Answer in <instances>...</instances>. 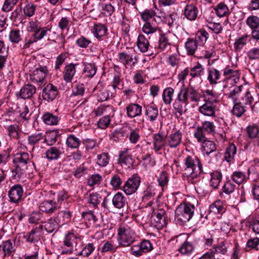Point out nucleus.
<instances>
[{"mask_svg":"<svg viewBox=\"0 0 259 259\" xmlns=\"http://www.w3.org/2000/svg\"><path fill=\"white\" fill-rule=\"evenodd\" d=\"M184 175L192 183L197 182L199 175L203 172L200 160L196 156L187 155L184 159Z\"/></svg>","mask_w":259,"mask_h":259,"instance_id":"f257e3e1","label":"nucleus"},{"mask_svg":"<svg viewBox=\"0 0 259 259\" xmlns=\"http://www.w3.org/2000/svg\"><path fill=\"white\" fill-rule=\"evenodd\" d=\"M82 236L77 233L73 230L67 231L63 237L62 247V254L70 255L73 253L74 248L75 250L80 246L82 243Z\"/></svg>","mask_w":259,"mask_h":259,"instance_id":"f03ea898","label":"nucleus"},{"mask_svg":"<svg viewBox=\"0 0 259 259\" xmlns=\"http://www.w3.org/2000/svg\"><path fill=\"white\" fill-rule=\"evenodd\" d=\"M29 155L26 152H20L16 154L13 162L14 168L12 170V177L16 180L26 175L27 164L31 162Z\"/></svg>","mask_w":259,"mask_h":259,"instance_id":"7ed1b4c3","label":"nucleus"},{"mask_svg":"<svg viewBox=\"0 0 259 259\" xmlns=\"http://www.w3.org/2000/svg\"><path fill=\"white\" fill-rule=\"evenodd\" d=\"M137 236L133 230L127 224H120L117 229V242L120 247L131 246L137 240Z\"/></svg>","mask_w":259,"mask_h":259,"instance_id":"20e7f679","label":"nucleus"},{"mask_svg":"<svg viewBox=\"0 0 259 259\" xmlns=\"http://www.w3.org/2000/svg\"><path fill=\"white\" fill-rule=\"evenodd\" d=\"M195 206L189 202H184L179 205L175 210L176 219L180 225L189 222L194 214Z\"/></svg>","mask_w":259,"mask_h":259,"instance_id":"39448f33","label":"nucleus"},{"mask_svg":"<svg viewBox=\"0 0 259 259\" xmlns=\"http://www.w3.org/2000/svg\"><path fill=\"white\" fill-rule=\"evenodd\" d=\"M223 76L224 78L223 80L225 84L223 87L227 88L226 83L230 82L231 84L237 83L239 80L240 73L238 70L233 69L229 66H227L223 69Z\"/></svg>","mask_w":259,"mask_h":259,"instance_id":"423d86ee","label":"nucleus"},{"mask_svg":"<svg viewBox=\"0 0 259 259\" xmlns=\"http://www.w3.org/2000/svg\"><path fill=\"white\" fill-rule=\"evenodd\" d=\"M140 183V177L138 175H134L126 181L122 190L127 195H131L136 192Z\"/></svg>","mask_w":259,"mask_h":259,"instance_id":"0eeeda50","label":"nucleus"},{"mask_svg":"<svg viewBox=\"0 0 259 259\" xmlns=\"http://www.w3.org/2000/svg\"><path fill=\"white\" fill-rule=\"evenodd\" d=\"M48 72L46 66L39 65L30 74V79L34 82L42 83L45 81Z\"/></svg>","mask_w":259,"mask_h":259,"instance_id":"6e6552de","label":"nucleus"},{"mask_svg":"<svg viewBox=\"0 0 259 259\" xmlns=\"http://www.w3.org/2000/svg\"><path fill=\"white\" fill-rule=\"evenodd\" d=\"M187 101L192 102H198L201 98V95L195 88L192 86L184 87L180 89Z\"/></svg>","mask_w":259,"mask_h":259,"instance_id":"1a4fd4ad","label":"nucleus"},{"mask_svg":"<svg viewBox=\"0 0 259 259\" xmlns=\"http://www.w3.org/2000/svg\"><path fill=\"white\" fill-rule=\"evenodd\" d=\"M23 189L20 184H15L10 188L8 196L11 202L18 203L20 202L23 195Z\"/></svg>","mask_w":259,"mask_h":259,"instance_id":"9d476101","label":"nucleus"},{"mask_svg":"<svg viewBox=\"0 0 259 259\" xmlns=\"http://www.w3.org/2000/svg\"><path fill=\"white\" fill-rule=\"evenodd\" d=\"M58 88L53 84H48L42 90L41 96L42 99L48 102L53 101L58 96Z\"/></svg>","mask_w":259,"mask_h":259,"instance_id":"9b49d317","label":"nucleus"},{"mask_svg":"<svg viewBox=\"0 0 259 259\" xmlns=\"http://www.w3.org/2000/svg\"><path fill=\"white\" fill-rule=\"evenodd\" d=\"M188 105V102L187 101L185 97L183 95V93H182L181 90L179 92L177 95V97L173 103V108L176 111V113L179 114V116H181L183 114L184 107H186Z\"/></svg>","mask_w":259,"mask_h":259,"instance_id":"f8f14e48","label":"nucleus"},{"mask_svg":"<svg viewBox=\"0 0 259 259\" xmlns=\"http://www.w3.org/2000/svg\"><path fill=\"white\" fill-rule=\"evenodd\" d=\"M15 250V243L10 240L3 241L0 243V253L4 258L12 256Z\"/></svg>","mask_w":259,"mask_h":259,"instance_id":"ddd939ff","label":"nucleus"},{"mask_svg":"<svg viewBox=\"0 0 259 259\" xmlns=\"http://www.w3.org/2000/svg\"><path fill=\"white\" fill-rule=\"evenodd\" d=\"M182 137V133L180 130L173 132L166 138L167 145L171 148H176L180 145Z\"/></svg>","mask_w":259,"mask_h":259,"instance_id":"4468645a","label":"nucleus"},{"mask_svg":"<svg viewBox=\"0 0 259 259\" xmlns=\"http://www.w3.org/2000/svg\"><path fill=\"white\" fill-rule=\"evenodd\" d=\"M198 14L199 10L197 7L192 4H187L183 11L184 17L190 21L196 20Z\"/></svg>","mask_w":259,"mask_h":259,"instance_id":"2eb2a0df","label":"nucleus"},{"mask_svg":"<svg viewBox=\"0 0 259 259\" xmlns=\"http://www.w3.org/2000/svg\"><path fill=\"white\" fill-rule=\"evenodd\" d=\"M153 149L158 152L167 144L166 137L160 133L155 134L153 136Z\"/></svg>","mask_w":259,"mask_h":259,"instance_id":"dca6fc26","label":"nucleus"},{"mask_svg":"<svg viewBox=\"0 0 259 259\" xmlns=\"http://www.w3.org/2000/svg\"><path fill=\"white\" fill-rule=\"evenodd\" d=\"M145 116L147 121L153 122L158 117L159 112L155 105H148L145 106Z\"/></svg>","mask_w":259,"mask_h":259,"instance_id":"f3484780","label":"nucleus"},{"mask_svg":"<svg viewBox=\"0 0 259 259\" xmlns=\"http://www.w3.org/2000/svg\"><path fill=\"white\" fill-rule=\"evenodd\" d=\"M42 226H39L38 227H36L31 230L29 233H27L24 238L26 239V241L34 243L38 241L42 234Z\"/></svg>","mask_w":259,"mask_h":259,"instance_id":"a211bd4d","label":"nucleus"},{"mask_svg":"<svg viewBox=\"0 0 259 259\" xmlns=\"http://www.w3.org/2000/svg\"><path fill=\"white\" fill-rule=\"evenodd\" d=\"M142 106L137 103H130L126 107V115L129 118L140 116L142 113Z\"/></svg>","mask_w":259,"mask_h":259,"instance_id":"6ab92c4d","label":"nucleus"},{"mask_svg":"<svg viewBox=\"0 0 259 259\" xmlns=\"http://www.w3.org/2000/svg\"><path fill=\"white\" fill-rule=\"evenodd\" d=\"M77 64L70 63L65 66L64 70L63 72V77L67 83L72 82L73 77L76 73L75 67Z\"/></svg>","mask_w":259,"mask_h":259,"instance_id":"aec40b11","label":"nucleus"},{"mask_svg":"<svg viewBox=\"0 0 259 259\" xmlns=\"http://www.w3.org/2000/svg\"><path fill=\"white\" fill-rule=\"evenodd\" d=\"M201 97L203 98L205 103L215 104L219 102V96L218 94L213 90H206L203 92Z\"/></svg>","mask_w":259,"mask_h":259,"instance_id":"412c9836","label":"nucleus"},{"mask_svg":"<svg viewBox=\"0 0 259 259\" xmlns=\"http://www.w3.org/2000/svg\"><path fill=\"white\" fill-rule=\"evenodd\" d=\"M118 162V163H123L128 167L133 165V160L132 155L129 153L128 149L124 148L123 150L119 152Z\"/></svg>","mask_w":259,"mask_h":259,"instance_id":"4be33fe9","label":"nucleus"},{"mask_svg":"<svg viewBox=\"0 0 259 259\" xmlns=\"http://www.w3.org/2000/svg\"><path fill=\"white\" fill-rule=\"evenodd\" d=\"M57 203L52 200L44 201L39 205L40 210L49 214L54 212L57 209Z\"/></svg>","mask_w":259,"mask_h":259,"instance_id":"5701e85b","label":"nucleus"},{"mask_svg":"<svg viewBox=\"0 0 259 259\" xmlns=\"http://www.w3.org/2000/svg\"><path fill=\"white\" fill-rule=\"evenodd\" d=\"M216 105L208 103H204L199 107V112L204 116L215 117Z\"/></svg>","mask_w":259,"mask_h":259,"instance_id":"b1692460","label":"nucleus"},{"mask_svg":"<svg viewBox=\"0 0 259 259\" xmlns=\"http://www.w3.org/2000/svg\"><path fill=\"white\" fill-rule=\"evenodd\" d=\"M221 72L217 69L211 67L208 69L207 79L210 84L215 85L218 83V80L221 78Z\"/></svg>","mask_w":259,"mask_h":259,"instance_id":"393cba45","label":"nucleus"},{"mask_svg":"<svg viewBox=\"0 0 259 259\" xmlns=\"http://www.w3.org/2000/svg\"><path fill=\"white\" fill-rule=\"evenodd\" d=\"M171 42L166 34H161L158 39V49L162 51H168L170 49Z\"/></svg>","mask_w":259,"mask_h":259,"instance_id":"a878e982","label":"nucleus"},{"mask_svg":"<svg viewBox=\"0 0 259 259\" xmlns=\"http://www.w3.org/2000/svg\"><path fill=\"white\" fill-rule=\"evenodd\" d=\"M36 92V88L31 84H25L20 90V96L22 99H29Z\"/></svg>","mask_w":259,"mask_h":259,"instance_id":"bb28decb","label":"nucleus"},{"mask_svg":"<svg viewBox=\"0 0 259 259\" xmlns=\"http://www.w3.org/2000/svg\"><path fill=\"white\" fill-rule=\"evenodd\" d=\"M112 202L114 206L118 209L123 208L127 203L126 199L120 192H117L115 194L112 198Z\"/></svg>","mask_w":259,"mask_h":259,"instance_id":"cd10ccee","label":"nucleus"},{"mask_svg":"<svg viewBox=\"0 0 259 259\" xmlns=\"http://www.w3.org/2000/svg\"><path fill=\"white\" fill-rule=\"evenodd\" d=\"M175 90L171 87H167L163 91L162 98L165 105H170L174 100Z\"/></svg>","mask_w":259,"mask_h":259,"instance_id":"c85d7f7f","label":"nucleus"},{"mask_svg":"<svg viewBox=\"0 0 259 259\" xmlns=\"http://www.w3.org/2000/svg\"><path fill=\"white\" fill-rule=\"evenodd\" d=\"M60 223H61L60 219L54 215L53 219H50L46 223L45 225V229L47 232L51 233L58 228V226Z\"/></svg>","mask_w":259,"mask_h":259,"instance_id":"c756f323","label":"nucleus"},{"mask_svg":"<svg viewBox=\"0 0 259 259\" xmlns=\"http://www.w3.org/2000/svg\"><path fill=\"white\" fill-rule=\"evenodd\" d=\"M80 139L73 134H70L66 140V144L67 147L73 149H77L81 144Z\"/></svg>","mask_w":259,"mask_h":259,"instance_id":"7c9ffc66","label":"nucleus"},{"mask_svg":"<svg viewBox=\"0 0 259 259\" xmlns=\"http://www.w3.org/2000/svg\"><path fill=\"white\" fill-rule=\"evenodd\" d=\"M115 110L111 105H101L94 110L93 113L96 116H99L103 114H114Z\"/></svg>","mask_w":259,"mask_h":259,"instance_id":"2f4dec72","label":"nucleus"},{"mask_svg":"<svg viewBox=\"0 0 259 259\" xmlns=\"http://www.w3.org/2000/svg\"><path fill=\"white\" fill-rule=\"evenodd\" d=\"M84 68L83 70L85 76L92 78L96 73L97 68L94 63L83 62Z\"/></svg>","mask_w":259,"mask_h":259,"instance_id":"473e14b6","label":"nucleus"},{"mask_svg":"<svg viewBox=\"0 0 259 259\" xmlns=\"http://www.w3.org/2000/svg\"><path fill=\"white\" fill-rule=\"evenodd\" d=\"M137 45L138 49L142 53H146L148 51L149 42L143 34H140L138 36Z\"/></svg>","mask_w":259,"mask_h":259,"instance_id":"72a5a7b5","label":"nucleus"},{"mask_svg":"<svg viewBox=\"0 0 259 259\" xmlns=\"http://www.w3.org/2000/svg\"><path fill=\"white\" fill-rule=\"evenodd\" d=\"M41 119L45 123L50 125H57L59 121L58 116L49 112L45 113Z\"/></svg>","mask_w":259,"mask_h":259,"instance_id":"f704fd0d","label":"nucleus"},{"mask_svg":"<svg viewBox=\"0 0 259 259\" xmlns=\"http://www.w3.org/2000/svg\"><path fill=\"white\" fill-rule=\"evenodd\" d=\"M199 46L193 38H188L185 42V47L189 55H193Z\"/></svg>","mask_w":259,"mask_h":259,"instance_id":"c9c22d12","label":"nucleus"},{"mask_svg":"<svg viewBox=\"0 0 259 259\" xmlns=\"http://www.w3.org/2000/svg\"><path fill=\"white\" fill-rule=\"evenodd\" d=\"M211 178L209 181V185L213 189L218 188L220 182L222 181V174L218 171H213L210 174Z\"/></svg>","mask_w":259,"mask_h":259,"instance_id":"e433bc0d","label":"nucleus"},{"mask_svg":"<svg viewBox=\"0 0 259 259\" xmlns=\"http://www.w3.org/2000/svg\"><path fill=\"white\" fill-rule=\"evenodd\" d=\"M202 151L207 155L215 152L217 146L212 141L206 140L202 144Z\"/></svg>","mask_w":259,"mask_h":259,"instance_id":"4c0bfd02","label":"nucleus"},{"mask_svg":"<svg viewBox=\"0 0 259 259\" xmlns=\"http://www.w3.org/2000/svg\"><path fill=\"white\" fill-rule=\"evenodd\" d=\"M204 73V68L199 62L190 70V75L192 78L201 77Z\"/></svg>","mask_w":259,"mask_h":259,"instance_id":"58836bf2","label":"nucleus"},{"mask_svg":"<svg viewBox=\"0 0 259 259\" xmlns=\"http://www.w3.org/2000/svg\"><path fill=\"white\" fill-rule=\"evenodd\" d=\"M107 31V27L102 24H95L92 29V32L96 38H100L104 36Z\"/></svg>","mask_w":259,"mask_h":259,"instance_id":"ea45409f","label":"nucleus"},{"mask_svg":"<svg viewBox=\"0 0 259 259\" xmlns=\"http://www.w3.org/2000/svg\"><path fill=\"white\" fill-rule=\"evenodd\" d=\"M247 107L241 102L235 103L232 110V114L237 117H241L246 111Z\"/></svg>","mask_w":259,"mask_h":259,"instance_id":"a19ab883","label":"nucleus"},{"mask_svg":"<svg viewBox=\"0 0 259 259\" xmlns=\"http://www.w3.org/2000/svg\"><path fill=\"white\" fill-rule=\"evenodd\" d=\"M208 37V33L205 30H198L194 39L199 46H203L206 42Z\"/></svg>","mask_w":259,"mask_h":259,"instance_id":"79ce46f5","label":"nucleus"},{"mask_svg":"<svg viewBox=\"0 0 259 259\" xmlns=\"http://www.w3.org/2000/svg\"><path fill=\"white\" fill-rule=\"evenodd\" d=\"M90 169L85 163H83L77 167L73 171V176L77 179H79L81 177L88 174Z\"/></svg>","mask_w":259,"mask_h":259,"instance_id":"37998d69","label":"nucleus"},{"mask_svg":"<svg viewBox=\"0 0 259 259\" xmlns=\"http://www.w3.org/2000/svg\"><path fill=\"white\" fill-rule=\"evenodd\" d=\"M96 242L86 244L78 254L84 257L89 256L96 249Z\"/></svg>","mask_w":259,"mask_h":259,"instance_id":"c03bdc74","label":"nucleus"},{"mask_svg":"<svg viewBox=\"0 0 259 259\" xmlns=\"http://www.w3.org/2000/svg\"><path fill=\"white\" fill-rule=\"evenodd\" d=\"M110 157L108 153L103 152L97 156V164L100 167L107 166L110 161Z\"/></svg>","mask_w":259,"mask_h":259,"instance_id":"a18cd8bd","label":"nucleus"},{"mask_svg":"<svg viewBox=\"0 0 259 259\" xmlns=\"http://www.w3.org/2000/svg\"><path fill=\"white\" fill-rule=\"evenodd\" d=\"M62 152L60 148L56 147H51L46 152V157L49 160L57 159L61 154Z\"/></svg>","mask_w":259,"mask_h":259,"instance_id":"49530a36","label":"nucleus"},{"mask_svg":"<svg viewBox=\"0 0 259 259\" xmlns=\"http://www.w3.org/2000/svg\"><path fill=\"white\" fill-rule=\"evenodd\" d=\"M158 28L157 24L152 20L151 22H145L142 30L145 33L150 34L155 33Z\"/></svg>","mask_w":259,"mask_h":259,"instance_id":"de8ad7c7","label":"nucleus"},{"mask_svg":"<svg viewBox=\"0 0 259 259\" xmlns=\"http://www.w3.org/2000/svg\"><path fill=\"white\" fill-rule=\"evenodd\" d=\"M231 179L238 185L246 181L247 177L245 173L240 171H235L231 175Z\"/></svg>","mask_w":259,"mask_h":259,"instance_id":"09e8293b","label":"nucleus"},{"mask_svg":"<svg viewBox=\"0 0 259 259\" xmlns=\"http://www.w3.org/2000/svg\"><path fill=\"white\" fill-rule=\"evenodd\" d=\"M134 59L135 61L133 62L132 65H135L137 63V59L136 57L134 58L133 55L127 54L124 52L120 53L119 54V60L124 65L133 61Z\"/></svg>","mask_w":259,"mask_h":259,"instance_id":"8fccbe9b","label":"nucleus"},{"mask_svg":"<svg viewBox=\"0 0 259 259\" xmlns=\"http://www.w3.org/2000/svg\"><path fill=\"white\" fill-rule=\"evenodd\" d=\"M216 14L219 17L226 16L229 13V8L228 6L223 3H221L217 5L214 8Z\"/></svg>","mask_w":259,"mask_h":259,"instance_id":"3c124183","label":"nucleus"},{"mask_svg":"<svg viewBox=\"0 0 259 259\" xmlns=\"http://www.w3.org/2000/svg\"><path fill=\"white\" fill-rule=\"evenodd\" d=\"M165 211L163 209H161L155 212L151 217V220L155 222L156 224L154 225L156 227H161L162 226V223L164 221L163 218Z\"/></svg>","mask_w":259,"mask_h":259,"instance_id":"603ef678","label":"nucleus"},{"mask_svg":"<svg viewBox=\"0 0 259 259\" xmlns=\"http://www.w3.org/2000/svg\"><path fill=\"white\" fill-rule=\"evenodd\" d=\"M102 177L99 174L91 175L87 179V184L90 187L99 185L102 181Z\"/></svg>","mask_w":259,"mask_h":259,"instance_id":"864d4df0","label":"nucleus"},{"mask_svg":"<svg viewBox=\"0 0 259 259\" xmlns=\"http://www.w3.org/2000/svg\"><path fill=\"white\" fill-rule=\"evenodd\" d=\"M232 194V200L234 203H238L245 201V193L243 190L236 189Z\"/></svg>","mask_w":259,"mask_h":259,"instance_id":"5fc2aeb1","label":"nucleus"},{"mask_svg":"<svg viewBox=\"0 0 259 259\" xmlns=\"http://www.w3.org/2000/svg\"><path fill=\"white\" fill-rule=\"evenodd\" d=\"M193 244L188 241H185L179 249V251L183 255H190L194 250Z\"/></svg>","mask_w":259,"mask_h":259,"instance_id":"6e6d98bb","label":"nucleus"},{"mask_svg":"<svg viewBox=\"0 0 259 259\" xmlns=\"http://www.w3.org/2000/svg\"><path fill=\"white\" fill-rule=\"evenodd\" d=\"M249 35L245 34L235 40L234 47L236 50H240L247 44Z\"/></svg>","mask_w":259,"mask_h":259,"instance_id":"4d7b16f0","label":"nucleus"},{"mask_svg":"<svg viewBox=\"0 0 259 259\" xmlns=\"http://www.w3.org/2000/svg\"><path fill=\"white\" fill-rule=\"evenodd\" d=\"M9 136L13 139H18L21 131L17 124L9 125L7 128Z\"/></svg>","mask_w":259,"mask_h":259,"instance_id":"13d9d810","label":"nucleus"},{"mask_svg":"<svg viewBox=\"0 0 259 259\" xmlns=\"http://www.w3.org/2000/svg\"><path fill=\"white\" fill-rule=\"evenodd\" d=\"M224 209L223 202L221 200H218L210 206L209 211L214 214H219L223 212Z\"/></svg>","mask_w":259,"mask_h":259,"instance_id":"bf43d9fd","label":"nucleus"},{"mask_svg":"<svg viewBox=\"0 0 259 259\" xmlns=\"http://www.w3.org/2000/svg\"><path fill=\"white\" fill-rule=\"evenodd\" d=\"M248 137L250 139H255L257 137L259 134V126L255 124L248 126L246 128Z\"/></svg>","mask_w":259,"mask_h":259,"instance_id":"052dcab7","label":"nucleus"},{"mask_svg":"<svg viewBox=\"0 0 259 259\" xmlns=\"http://www.w3.org/2000/svg\"><path fill=\"white\" fill-rule=\"evenodd\" d=\"M236 153V147L234 144H230L226 149L225 153V159L228 161H231Z\"/></svg>","mask_w":259,"mask_h":259,"instance_id":"680f3d73","label":"nucleus"},{"mask_svg":"<svg viewBox=\"0 0 259 259\" xmlns=\"http://www.w3.org/2000/svg\"><path fill=\"white\" fill-rule=\"evenodd\" d=\"M101 200L100 194L97 193H92L90 194L88 199V203L94 207H97Z\"/></svg>","mask_w":259,"mask_h":259,"instance_id":"e2e57ef3","label":"nucleus"},{"mask_svg":"<svg viewBox=\"0 0 259 259\" xmlns=\"http://www.w3.org/2000/svg\"><path fill=\"white\" fill-rule=\"evenodd\" d=\"M122 183V181L120 175L119 174H114L112 176L110 184L114 189L117 190L120 188Z\"/></svg>","mask_w":259,"mask_h":259,"instance_id":"0e129e2a","label":"nucleus"},{"mask_svg":"<svg viewBox=\"0 0 259 259\" xmlns=\"http://www.w3.org/2000/svg\"><path fill=\"white\" fill-rule=\"evenodd\" d=\"M19 116L25 120H28L31 115L28 107L26 105L24 104L19 107Z\"/></svg>","mask_w":259,"mask_h":259,"instance_id":"69168bd1","label":"nucleus"},{"mask_svg":"<svg viewBox=\"0 0 259 259\" xmlns=\"http://www.w3.org/2000/svg\"><path fill=\"white\" fill-rule=\"evenodd\" d=\"M50 30V29L47 27L40 28L38 30L36 31L32 35L33 39L34 42H36L37 40L41 39L46 35L47 32Z\"/></svg>","mask_w":259,"mask_h":259,"instance_id":"338daca9","label":"nucleus"},{"mask_svg":"<svg viewBox=\"0 0 259 259\" xmlns=\"http://www.w3.org/2000/svg\"><path fill=\"white\" fill-rule=\"evenodd\" d=\"M246 25L251 30L259 26V17L254 15L248 17L246 20Z\"/></svg>","mask_w":259,"mask_h":259,"instance_id":"774afa93","label":"nucleus"}]
</instances>
